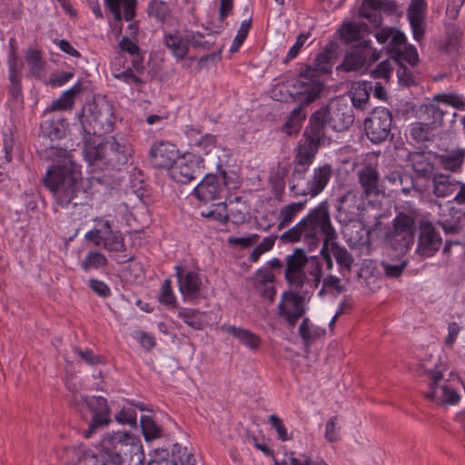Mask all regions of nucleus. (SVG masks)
Returning <instances> with one entry per match:
<instances>
[{"label":"nucleus","instance_id":"9","mask_svg":"<svg viewBox=\"0 0 465 465\" xmlns=\"http://www.w3.org/2000/svg\"><path fill=\"white\" fill-rule=\"evenodd\" d=\"M416 227L413 213H399L385 235V241L396 252L405 254L414 243Z\"/></svg>","mask_w":465,"mask_h":465},{"label":"nucleus","instance_id":"13","mask_svg":"<svg viewBox=\"0 0 465 465\" xmlns=\"http://www.w3.org/2000/svg\"><path fill=\"white\" fill-rule=\"evenodd\" d=\"M364 197L356 191H347L336 199V218L341 224L354 222L364 210Z\"/></svg>","mask_w":465,"mask_h":465},{"label":"nucleus","instance_id":"25","mask_svg":"<svg viewBox=\"0 0 465 465\" xmlns=\"http://www.w3.org/2000/svg\"><path fill=\"white\" fill-rule=\"evenodd\" d=\"M275 281L274 274L266 267L259 269L251 278L253 288L262 298H266L270 302L275 299L276 289L273 285Z\"/></svg>","mask_w":465,"mask_h":465},{"label":"nucleus","instance_id":"46","mask_svg":"<svg viewBox=\"0 0 465 465\" xmlns=\"http://www.w3.org/2000/svg\"><path fill=\"white\" fill-rule=\"evenodd\" d=\"M101 246H103L105 250L109 252H121L125 251L124 237L122 233L118 231L102 236Z\"/></svg>","mask_w":465,"mask_h":465},{"label":"nucleus","instance_id":"36","mask_svg":"<svg viewBox=\"0 0 465 465\" xmlns=\"http://www.w3.org/2000/svg\"><path fill=\"white\" fill-rule=\"evenodd\" d=\"M67 128L65 119L60 116H54L45 120L40 125L43 136L53 139H61L64 136Z\"/></svg>","mask_w":465,"mask_h":465},{"label":"nucleus","instance_id":"55","mask_svg":"<svg viewBox=\"0 0 465 465\" xmlns=\"http://www.w3.org/2000/svg\"><path fill=\"white\" fill-rule=\"evenodd\" d=\"M10 87L9 94L15 101L22 100L21 76L13 68L10 69Z\"/></svg>","mask_w":465,"mask_h":465},{"label":"nucleus","instance_id":"17","mask_svg":"<svg viewBox=\"0 0 465 465\" xmlns=\"http://www.w3.org/2000/svg\"><path fill=\"white\" fill-rule=\"evenodd\" d=\"M327 126H329V122L323 111L316 110L309 118L302 139L321 148L330 140L327 134Z\"/></svg>","mask_w":465,"mask_h":465},{"label":"nucleus","instance_id":"18","mask_svg":"<svg viewBox=\"0 0 465 465\" xmlns=\"http://www.w3.org/2000/svg\"><path fill=\"white\" fill-rule=\"evenodd\" d=\"M418 246L416 252L422 257L433 256L441 246V237L429 221L419 224Z\"/></svg>","mask_w":465,"mask_h":465},{"label":"nucleus","instance_id":"19","mask_svg":"<svg viewBox=\"0 0 465 465\" xmlns=\"http://www.w3.org/2000/svg\"><path fill=\"white\" fill-rule=\"evenodd\" d=\"M465 222V212L450 205L439 203L437 223L446 234H458L463 228Z\"/></svg>","mask_w":465,"mask_h":465},{"label":"nucleus","instance_id":"56","mask_svg":"<svg viewBox=\"0 0 465 465\" xmlns=\"http://www.w3.org/2000/svg\"><path fill=\"white\" fill-rule=\"evenodd\" d=\"M381 266L383 269L385 275L389 278L400 277L404 269L407 266V261H401L399 263H391L389 262L382 261Z\"/></svg>","mask_w":465,"mask_h":465},{"label":"nucleus","instance_id":"58","mask_svg":"<svg viewBox=\"0 0 465 465\" xmlns=\"http://www.w3.org/2000/svg\"><path fill=\"white\" fill-rule=\"evenodd\" d=\"M218 208H222L223 210H211L207 213H202V215L206 218H211L213 220L219 221L222 223H226L229 220V213L227 211V203H219L215 204Z\"/></svg>","mask_w":465,"mask_h":465},{"label":"nucleus","instance_id":"59","mask_svg":"<svg viewBox=\"0 0 465 465\" xmlns=\"http://www.w3.org/2000/svg\"><path fill=\"white\" fill-rule=\"evenodd\" d=\"M252 21L251 19L245 20L242 23L236 36L233 39L232 45L231 46V52H235L239 49V47L242 45L243 41L246 39L250 27H251Z\"/></svg>","mask_w":465,"mask_h":465},{"label":"nucleus","instance_id":"35","mask_svg":"<svg viewBox=\"0 0 465 465\" xmlns=\"http://www.w3.org/2000/svg\"><path fill=\"white\" fill-rule=\"evenodd\" d=\"M104 3L117 22H121L123 18L121 12L122 5L126 21H132L135 16L137 0H104Z\"/></svg>","mask_w":465,"mask_h":465},{"label":"nucleus","instance_id":"48","mask_svg":"<svg viewBox=\"0 0 465 465\" xmlns=\"http://www.w3.org/2000/svg\"><path fill=\"white\" fill-rule=\"evenodd\" d=\"M25 60L30 66L31 74L35 77H41L44 70V60L37 50L29 49Z\"/></svg>","mask_w":465,"mask_h":465},{"label":"nucleus","instance_id":"21","mask_svg":"<svg viewBox=\"0 0 465 465\" xmlns=\"http://www.w3.org/2000/svg\"><path fill=\"white\" fill-rule=\"evenodd\" d=\"M179 291L184 301H195L198 298L202 280L199 273L185 270L182 265L175 266Z\"/></svg>","mask_w":465,"mask_h":465},{"label":"nucleus","instance_id":"10","mask_svg":"<svg viewBox=\"0 0 465 465\" xmlns=\"http://www.w3.org/2000/svg\"><path fill=\"white\" fill-rule=\"evenodd\" d=\"M380 57L381 52L371 48V41H361V44L350 47L337 71L363 73L367 65L377 62Z\"/></svg>","mask_w":465,"mask_h":465},{"label":"nucleus","instance_id":"20","mask_svg":"<svg viewBox=\"0 0 465 465\" xmlns=\"http://www.w3.org/2000/svg\"><path fill=\"white\" fill-rule=\"evenodd\" d=\"M148 465H194V460L186 447L176 443L171 453L165 450H157Z\"/></svg>","mask_w":465,"mask_h":465},{"label":"nucleus","instance_id":"42","mask_svg":"<svg viewBox=\"0 0 465 465\" xmlns=\"http://www.w3.org/2000/svg\"><path fill=\"white\" fill-rule=\"evenodd\" d=\"M440 102L435 101V96L433 97L431 103L425 105L424 114L427 115L425 120H427L434 128L442 125L443 117L446 112L440 107Z\"/></svg>","mask_w":465,"mask_h":465},{"label":"nucleus","instance_id":"12","mask_svg":"<svg viewBox=\"0 0 465 465\" xmlns=\"http://www.w3.org/2000/svg\"><path fill=\"white\" fill-rule=\"evenodd\" d=\"M320 109L323 111L329 126L336 132L348 130L354 122L353 108L342 98L334 99Z\"/></svg>","mask_w":465,"mask_h":465},{"label":"nucleus","instance_id":"24","mask_svg":"<svg viewBox=\"0 0 465 465\" xmlns=\"http://www.w3.org/2000/svg\"><path fill=\"white\" fill-rule=\"evenodd\" d=\"M407 163L417 178L430 179L435 173V164L431 156L424 151L411 152L408 154Z\"/></svg>","mask_w":465,"mask_h":465},{"label":"nucleus","instance_id":"6","mask_svg":"<svg viewBox=\"0 0 465 465\" xmlns=\"http://www.w3.org/2000/svg\"><path fill=\"white\" fill-rule=\"evenodd\" d=\"M311 286L317 288L322 281V264L317 257L308 258L302 249L294 252L285 259L284 277L292 287L302 289L311 281Z\"/></svg>","mask_w":465,"mask_h":465},{"label":"nucleus","instance_id":"31","mask_svg":"<svg viewBox=\"0 0 465 465\" xmlns=\"http://www.w3.org/2000/svg\"><path fill=\"white\" fill-rule=\"evenodd\" d=\"M437 158L443 170L452 173H460L465 161V148L446 151Z\"/></svg>","mask_w":465,"mask_h":465},{"label":"nucleus","instance_id":"40","mask_svg":"<svg viewBox=\"0 0 465 465\" xmlns=\"http://www.w3.org/2000/svg\"><path fill=\"white\" fill-rule=\"evenodd\" d=\"M383 5H385L384 0L364 2L361 6L360 14L362 17L368 18L375 26H379L381 25V17L379 9Z\"/></svg>","mask_w":465,"mask_h":465},{"label":"nucleus","instance_id":"11","mask_svg":"<svg viewBox=\"0 0 465 465\" xmlns=\"http://www.w3.org/2000/svg\"><path fill=\"white\" fill-rule=\"evenodd\" d=\"M392 124V114L388 108L375 107L364 120L365 134L372 143H381L389 137Z\"/></svg>","mask_w":465,"mask_h":465},{"label":"nucleus","instance_id":"5","mask_svg":"<svg viewBox=\"0 0 465 465\" xmlns=\"http://www.w3.org/2000/svg\"><path fill=\"white\" fill-rule=\"evenodd\" d=\"M83 153L89 165L120 169L127 163L132 148L124 137L111 136L104 142H98L95 138H84Z\"/></svg>","mask_w":465,"mask_h":465},{"label":"nucleus","instance_id":"47","mask_svg":"<svg viewBox=\"0 0 465 465\" xmlns=\"http://www.w3.org/2000/svg\"><path fill=\"white\" fill-rule=\"evenodd\" d=\"M141 429L145 440L150 441L161 437V428L149 416L141 417Z\"/></svg>","mask_w":465,"mask_h":465},{"label":"nucleus","instance_id":"62","mask_svg":"<svg viewBox=\"0 0 465 465\" xmlns=\"http://www.w3.org/2000/svg\"><path fill=\"white\" fill-rule=\"evenodd\" d=\"M160 302L168 306H173L176 302L175 296L172 291L171 281L166 279L161 288Z\"/></svg>","mask_w":465,"mask_h":465},{"label":"nucleus","instance_id":"41","mask_svg":"<svg viewBox=\"0 0 465 465\" xmlns=\"http://www.w3.org/2000/svg\"><path fill=\"white\" fill-rule=\"evenodd\" d=\"M192 148L201 158L203 155H209L217 149V137L216 135L206 134L201 138L196 140L193 144Z\"/></svg>","mask_w":465,"mask_h":465},{"label":"nucleus","instance_id":"30","mask_svg":"<svg viewBox=\"0 0 465 465\" xmlns=\"http://www.w3.org/2000/svg\"><path fill=\"white\" fill-rule=\"evenodd\" d=\"M220 330L232 335L252 350H257L261 345V338L250 330L231 324H223L220 326Z\"/></svg>","mask_w":465,"mask_h":465},{"label":"nucleus","instance_id":"64","mask_svg":"<svg viewBox=\"0 0 465 465\" xmlns=\"http://www.w3.org/2000/svg\"><path fill=\"white\" fill-rule=\"evenodd\" d=\"M291 465H328L324 460H312V458L306 454L296 457L294 452L286 455Z\"/></svg>","mask_w":465,"mask_h":465},{"label":"nucleus","instance_id":"38","mask_svg":"<svg viewBox=\"0 0 465 465\" xmlns=\"http://www.w3.org/2000/svg\"><path fill=\"white\" fill-rule=\"evenodd\" d=\"M307 203V200L298 202V203H292L284 207H282L280 210L279 215H278V229L282 230L285 227H287L292 220L296 217L298 213L303 211L305 204Z\"/></svg>","mask_w":465,"mask_h":465},{"label":"nucleus","instance_id":"14","mask_svg":"<svg viewBox=\"0 0 465 465\" xmlns=\"http://www.w3.org/2000/svg\"><path fill=\"white\" fill-rule=\"evenodd\" d=\"M305 312L306 306L303 296L292 291L282 292L277 306V314L285 320L290 328H294Z\"/></svg>","mask_w":465,"mask_h":465},{"label":"nucleus","instance_id":"23","mask_svg":"<svg viewBox=\"0 0 465 465\" xmlns=\"http://www.w3.org/2000/svg\"><path fill=\"white\" fill-rule=\"evenodd\" d=\"M223 191V187L217 176L205 174L194 188L193 193L199 201L207 203L220 199Z\"/></svg>","mask_w":465,"mask_h":465},{"label":"nucleus","instance_id":"52","mask_svg":"<svg viewBox=\"0 0 465 465\" xmlns=\"http://www.w3.org/2000/svg\"><path fill=\"white\" fill-rule=\"evenodd\" d=\"M435 101L442 104L450 105L459 110H465V99L457 94H439L435 95Z\"/></svg>","mask_w":465,"mask_h":465},{"label":"nucleus","instance_id":"27","mask_svg":"<svg viewBox=\"0 0 465 465\" xmlns=\"http://www.w3.org/2000/svg\"><path fill=\"white\" fill-rule=\"evenodd\" d=\"M358 180L363 197L378 196L381 193L380 175L376 168L367 165L358 171Z\"/></svg>","mask_w":465,"mask_h":465},{"label":"nucleus","instance_id":"45","mask_svg":"<svg viewBox=\"0 0 465 465\" xmlns=\"http://www.w3.org/2000/svg\"><path fill=\"white\" fill-rule=\"evenodd\" d=\"M392 62L401 64L406 62L414 65L418 62V53L414 46L404 45L402 48L395 49L394 54L391 55Z\"/></svg>","mask_w":465,"mask_h":465},{"label":"nucleus","instance_id":"29","mask_svg":"<svg viewBox=\"0 0 465 465\" xmlns=\"http://www.w3.org/2000/svg\"><path fill=\"white\" fill-rule=\"evenodd\" d=\"M425 2L423 0H413L408 10V17L412 29L413 37L416 41H420L423 34Z\"/></svg>","mask_w":465,"mask_h":465},{"label":"nucleus","instance_id":"61","mask_svg":"<svg viewBox=\"0 0 465 465\" xmlns=\"http://www.w3.org/2000/svg\"><path fill=\"white\" fill-rule=\"evenodd\" d=\"M392 72L391 61L386 59L381 62L372 71L371 76L389 80Z\"/></svg>","mask_w":465,"mask_h":465},{"label":"nucleus","instance_id":"8","mask_svg":"<svg viewBox=\"0 0 465 465\" xmlns=\"http://www.w3.org/2000/svg\"><path fill=\"white\" fill-rule=\"evenodd\" d=\"M72 403L88 423L89 428L83 432L86 439L90 438L96 430L104 428L111 421L107 400L102 396L88 397L73 393Z\"/></svg>","mask_w":465,"mask_h":465},{"label":"nucleus","instance_id":"57","mask_svg":"<svg viewBox=\"0 0 465 465\" xmlns=\"http://www.w3.org/2000/svg\"><path fill=\"white\" fill-rule=\"evenodd\" d=\"M428 376L430 379V391L425 393V397L430 401H435L439 397L437 384L442 380L443 374L440 371L430 370L428 371Z\"/></svg>","mask_w":465,"mask_h":465},{"label":"nucleus","instance_id":"50","mask_svg":"<svg viewBox=\"0 0 465 465\" xmlns=\"http://www.w3.org/2000/svg\"><path fill=\"white\" fill-rule=\"evenodd\" d=\"M107 260L103 253L99 252H90L82 262L81 266L84 271H89L90 269H99L104 266Z\"/></svg>","mask_w":465,"mask_h":465},{"label":"nucleus","instance_id":"63","mask_svg":"<svg viewBox=\"0 0 465 465\" xmlns=\"http://www.w3.org/2000/svg\"><path fill=\"white\" fill-rule=\"evenodd\" d=\"M119 70H114V76L116 79L124 81L127 84H142V79L134 74V71L131 67H127L125 70L118 72Z\"/></svg>","mask_w":465,"mask_h":465},{"label":"nucleus","instance_id":"44","mask_svg":"<svg viewBox=\"0 0 465 465\" xmlns=\"http://www.w3.org/2000/svg\"><path fill=\"white\" fill-rule=\"evenodd\" d=\"M164 45L170 49L173 54L178 59H183L188 53L187 43L176 35H167L164 36Z\"/></svg>","mask_w":465,"mask_h":465},{"label":"nucleus","instance_id":"43","mask_svg":"<svg viewBox=\"0 0 465 465\" xmlns=\"http://www.w3.org/2000/svg\"><path fill=\"white\" fill-rule=\"evenodd\" d=\"M434 127L429 122L415 123L412 124L410 135L417 143L431 141L434 137Z\"/></svg>","mask_w":465,"mask_h":465},{"label":"nucleus","instance_id":"22","mask_svg":"<svg viewBox=\"0 0 465 465\" xmlns=\"http://www.w3.org/2000/svg\"><path fill=\"white\" fill-rule=\"evenodd\" d=\"M179 156L175 146L166 142L153 143L149 152V161L157 169H169Z\"/></svg>","mask_w":465,"mask_h":465},{"label":"nucleus","instance_id":"39","mask_svg":"<svg viewBox=\"0 0 465 465\" xmlns=\"http://www.w3.org/2000/svg\"><path fill=\"white\" fill-rule=\"evenodd\" d=\"M86 452L83 444L64 446L58 451V458L65 465H74L82 461Z\"/></svg>","mask_w":465,"mask_h":465},{"label":"nucleus","instance_id":"49","mask_svg":"<svg viewBox=\"0 0 465 465\" xmlns=\"http://www.w3.org/2000/svg\"><path fill=\"white\" fill-rule=\"evenodd\" d=\"M170 13L169 5L165 2L160 0L153 1L148 10L150 16L161 22L166 20L170 16Z\"/></svg>","mask_w":465,"mask_h":465},{"label":"nucleus","instance_id":"51","mask_svg":"<svg viewBox=\"0 0 465 465\" xmlns=\"http://www.w3.org/2000/svg\"><path fill=\"white\" fill-rule=\"evenodd\" d=\"M404 195H409L412 191L421 193L422 189L416 183L413 176L407 173H402L399 179L398 186Z\"/></svg>","mask_w":465,"mask_h":465},{"label":"nucleus","instance_id":"26","mask_svg":"<svg viewBox=\"0 0 465 465\" xmlns=\"http://www.w3.org/2000/svg\"><path fill=\"white\" fill-rule=\"evenodd\" d=\"M431 178V192L437 198H447L458 190L460 181L450 174L437 171Z\"/></svg>","mask_w":465,"mask_h":465},{"label":"nucleus","instance_id":"16","mask_svg":"<svg viewBox=\"0 0 465 465\" xmlns=\"http://www.w3.org/2000/svg\"><path fill=\"white\" fill-rule=\"evenodd\" d=\"M200 162L195 159L194 153H185L178 156L168 171L170 177L176 183H188L203 175Z\"/></svg>","mask_w":465,"mask_h":465},{"label":"nucleus","instance_id":"1","mask_svg":"<svg viewBox=\"0 0 465 465\" xmlns=\"http://www.w3.org/2000/svg\"><path fill=\"white\" fill-rule=\"evenodd\" d=\"M319 149L320 147L302 138L299 141L292 161L293 170L289 179L290 189L294 196L313 198L319 195L329 183L333 170L328 163L314 168L312 174L307 177L308 169L313 163Z\"/></svg>","mask_w":465,"mask_h":465},{"label":"nucleus","instance_id":"3","mask_svg":"<svg viewBox=\"0 0 465 465\" xmlns=\"http://www.w3.org/2000/svg\"><path fill=\"white\" fill-rule=\"evenodd\" d=\"M104 458L86 450L84 465H143L144 454L139 440L127 432L107 433L100 442Z\"/></svg>","mask_w":465,"mask_h":465},{"label":"nucleus","instance_id":"28","mask_svg":"<svg viewBox=\"0 0 465 465\" xmlns=\"http://www.w3.org/2000/svg\"><path fill=\"white\" fill-rule=\"evenodd\" d=\"M368 35V26L364 23L349 22L344 23L340 28L341 40L351 45L361 44V41H371L366 38Z\"/></svg>","mask_w":465,"mask_h":465},{"label":"nucleus","instance_id":"60","mask_svg":"<svg viewBox=\"0 0 465 465\" xmlns=\"http://www.w3.org/2000/svg\"><path fill=\"white\" fill-rule=\"evenodd\" d=\"M323 289L327 291H335L340 294L345 291V286L341 284V278L336 275L329 274L324 279H322Z\"/></svg>","mask_w":465,"mask_h":465},{"label":"nucleus","instance_id":"34","mask_svg":"<svg viewBox=\"0 0 465 465\" xmlns=\"http://www.w3.org/2000/svg\"><path fill=\"white\" fill-rule=\"evenodd\" d=\"M336 57L335 45H328L322 53H320L314 59L313 66L308 67V73L315 75L316 73L327 74L331 70L332 60Z\"/></svg>","mask_w":465,"mask_h":465},{"label":"nucleus","instance_id":"54","mask_svg":"<svg viewBox=\"0 0 465 465\" xmlns=\"http://www.w3.org/2000/svg\"><path fill=\"white\" fill-rule=\"evenodd\" d=\"M446 35L447 45L450 48H456L461 40L462 31L453 23L446 24Z\"/></svg>","mask_w":465,"mask_h":465},{"label":"nucleus","instance_id":"7","mask_svg":"<svg viewBox=\"0 0 465 465\" xmlns=\"http://www.w3.org/2000/svg\"><path fill=\"white\" fill-rule=\"evenodd\" d=\"M79 121L85 134L84 138L111 133L114 124V106L105 99L94 100L84 106Z\"/></svg>","mask_w":465,"mask_h":465},{"label":"nucleus","instance_id":"15","mask_svg":"<svg viewBox=\"0 0 465 465\" xmlns=\"http://www.w3.org/2000/svg\"><path fill=\"white\" fill-rule=\"evenodd\" d=\"M314 76V74L305 70L304 73H301L300 78L291 86L290 95L295 101L300 102L301 104H310L320 96L322 91V83L312 79Z\"/></svg>","mask_w":465,"mask_h":465},{"label":"nucleus","instance_id":"37","mask_svg":"<svg viewBox=\"0 0 465 465\" xmlns=\"http://www.w3.org/2000/svg\"><path fill=\"white\" fill-rule=\"evenodd\" d=\"M82 91V86L79 84H74L70 89L64 91L62 95L52 102L47 111H60L70 109L74 105V98L77 94Z\"/></svg>","mask_w":465,"mask_h":465},{"label":"nucleus","instance_id":"2","mask_svg":"<svg viewBox=\"0 0 465 465\" xmlns=\"http://www.w3.org/2000/svg\"><path fill=\"white\" fill-rule=\"evenodd\" d=\"M48 156L57 158V163L47 170L44 184L52 192L56 203L66 207L82 190L80 172L66 149L52 146Z\"/></svg>","mask_w":465,"mask_h":465},{"label":"nucleus","instance_id":"32","mask_svg":"<svg viewBox=\"0 0 465 465\" xmlns=\"http://www.w3.org/2000/svg\"><path fill=\"white\" fill-rule=\"evenodd\" d=\"M330 255H332L337 264L339 265V273L341 277H347L351 274V267L353 264V257L348 250L339 245L335 240L330 242Z\"/></svg>","mask_w":465,"mask_h":465},{"label":"nucleus","instance_id":"4","mask_svg":"<svg viewBox=\"0 0 465 465\" xmlns=\"http://www.w3.org/2000/svg\"><path fill=\"white\" fill-rule=\"evenodd\" d=\"M323 235V242L337 239V232L331 224L329 203H320L307 216L295 226L284 232L280 240L283 242L303 241L310 247H315L320 242V234Z\"/></svg>","mask_w":465,"mask_h":465},{"label":"nucleus","instance_id":"33","mask_svg":"<svg viewBox=\"0 0 465 465\" xmlns=\"http://www.w3.org/2000/svg\"><path fill=\"white\" fill-rule=\"evenodd\" d=\"M372 90V84L369 82H356L351 85L349 96L352 104V108L364 111L369 106L370 94Z\"/></svg>","mask_w":465,"mask_h":465},{"label":"nucleus","instance_id":"53","mask_svg":"<svg viewBox=\"0 0 465 465\" xmlns=\"http://www.w3.org/2000/svg\"><path fill=\"white\" fill-rule=\"evenodd\" d=\"M199 311L192 309H181L178 312V316L182 318L184 322L194 330H202L203 324L201 320L196 316L199 314Z\"/></svg>","mask_w":465,"mask_h":465}]
</instances>
